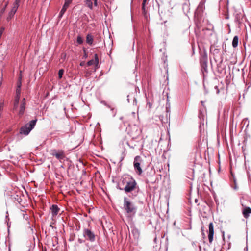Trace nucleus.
Listing matches in <instances>:
<instances>
[{"label":"nucleus","instance_id":"nucleus-15","mask_svg":"<svg viewBox=\"0 0 251 251\" xmlns=\"http://www.w3.org/2000/svg\"><path fill=\"white\" fill-rule=\"evenodd\" d=\"M69 7V6L67 5V4H64L63 6V7L61 11H60L59 15H58V18L59 19H60L63 16L64 14L67 10V8Z\"/></svg>","mask_w":251,"mask_h":251},{"label":"nucleus","instance_id":"nucleus-6","mask_svg":"<svg viewBox=\"0 0 251 251\" xmlns=\"http://www.w3.org/2000/svg\"><path fill=\"white\" fill-rule=\"evenodd\" d=\"M141 161L142 160L140 156H136L135 157L133 163L134 168L137 173L139 175L143 172L140 166Z\"/></svg>","mask_w":251,"mask_h":251},{"label":"nucleus","instance_id":"nucleus-17","mask_svg":"<svg viewBox=\"0 0 251 251\" xmlns=\"http://www.w3.org/2000/svg\"><path fill=\"white\" fill-rule=\"evenodd\" d=\"M16 13V11L12 10V9L8 13V16L7 17L6 20L7 21H9L11 20L14 17L15 14Z\"/></svg>","mask_w":251,"mask_h":251},{"label":"nucleus","instance_id":"nucleus-19","mask_svg":"<svg viewBox=\"0 0 251 251\" xmlns=\"http://www.w3.org/2000/svg\"><path fill=\"white\" fill-rule=\"evenodd\" d=\"M238 37L237 36H235L233 37L232 42V45L233 48H236L238 46Z\"/></svg>","mask_w":251,"mask_h":251},{"label":"nucleus","instance_id":"nucleus-5","mask_svg":"<svg viewBox=\"0 0 251 251\" xmlns=\"http://www.w3.org/2000/svg\"><path fill=\"white\" fill-rule=\"evenodd\" d=\"M83 235L87 240L91 242L95 241V235L93 232L88 228H84L83 230Z\"/></svg>","mask_w":251,"mask_h":251},{"label":"nucleus","instance_id":"nucleus-30","mask_svg":"<svg viewBox=\"0 0 251 251\" xmlns=\"http://www.w3.org/2000/svg\"><path fill=\"white\" fill-rule=\"evenodd\" d=\"M19 102L16 103V102H14V106H13V109L16 110L17 109L18 107Z\"/></svg>","mask_w":251,"mask_h":251},{"label":"nucleus","instance_id":"nucleus-20","mask_svg":"<svg viewBox=\"0 0 251 251\" xmlns=\"http://www.w3.org/2000/svg\"><path fill=\"white\" fill-rule=\"evenodd\" d=\"M84 2L88 7H89L90 9H93V6L92 0H84Z\"/></svg>","mask_w":251,"mask_h":251},{"label":"nucleus","instance_id":"nucleus-29","mask_svg":"<svg viewBox=\"0 0 251 251\" xmlns=\"http://www.w3.org/2000/svg\"><path fill=\"white\" fill-rule=\"evenodd\" d=\"M72 0H65L64 4H67V5L69 6L70 4L72 2Z\"/></svg>","mask_w":251,"mask_h":251},{"label":"nucleus","instance_id":"nucleus-3","mask_svg":"<svg viewBox=\"0 0 251 251\" xmlns=\"http://www.w3.org/2000/svg\"><path fill=\"white\" fill-rule=\"evenodd\" d=\"M37 121V119L32 120L24 126H22L20 129V133L25 136L28 135L30 132L34 128Z\"/></svg>","mask_w":251,"mask_h":251},{"label":"nucleus","instance_id":"nucleus-14","mask_svg":"<svg viewBox=\"0 0 251 251\" xmlns=\"http://www.w3.org/2000/svg\"><path fill=\"white\" fill-rule=\"evenodd\" d=\"M21 0H15L12 5L11 9L17 12L21 2Z\"/></svg>","mask_w":251,"mask_h":251},{"label":"nucleus","instance_id":"nucleus-35","mask_svg":"<svg viewBox=\"0 0 251 251\" xmlns=\"http://www.w3.org/2000/svg\"><path fill=\"white\" fill-rule=\"evenodd\" d=\"M111 112L112 113L113 117H115L116 114V113H117L116 110L114 108V111H111Z\"/></svg>","mask_w":251,"mask_h":251},{"label":"nucleus","instance_id":"nucleus-42","mask_svg":"<svg viewBox=\"0 0 251 251\" xmlns=\"http://www.w3.org/2000/svg\"><path fill=\"white\" fill-rule=\"evenodd\" d=\"M233 189L235 190H237L238 189V187L236 184L235 185L234 187H233Z\"/></svg>","mask_w":251,"mask_h":251},{"label":"nucleus","instance_id":"nucleus-24","mask_svg":"<svg viewBox=\"0 0 251 251\" xmlns=\"http://www.w3.org/2000/svg\"><path fill=\"white\" fill-rule=\"evenodd\" d=\"M77 42L79 44H82L83 42V39L80 36H78L77 37Z\"/></svg>","mask_w":251,"mask_h":251},{"label":"nucleus","instance_id":"nucleus-40","mask_svg":"<svg viewBox=\"0 0 251 251\" xmlns=\"http://www.w3.org/2000/svg\"><path fill=\"white\" fill-rule=\"evenodd\" d=\"M215 88L217 89V94H218L219 93V90L218 89V87L217 86H215Z\"/></svg>","mask_w":251,"mask_h":251},{"label":"nucleus","instance_id":"nucleus-32","mask_svg":"<svg viewBox=\"0 0 251 251\" xmlns=\"http://www.w3.org/2000/svg\"><path fill=\"white\" fill-rule=\"evenodd\" d=\"M7 4H8V3H6V4L5 5L4 7L2 8V9L1 10V14H3L5 10V9H6V7H7Z\"/></svg>","mask_w":251,"mask_h":251},{"label":"nucleus","instance_id":"nucleus-4","mask_svg":"<svg viewBox=\"0 0 251 251\" xmlns=\"http://www.w3.org/2000/svg\"><path fill=\"white\" fill-rule=\"evenodd\" d=\"M205 2L206 0H201V1L200 2L195 12V21L197 26H199L198 24H200L199 18L201 16V14L205 9Z\"/></svg>","mask_w":251,"mask_h":251},{"label":"nucleus","instance_id":"nucleus-13","mask_svg":"<svg viewBox=\"0 0 251 251\" xmlns=\"http://www.w3.org/2000/svg\"><path fill=\"white\" fill-rule=\"evenodd\" d=\"M251 213V208L249 207H245L242 210V214L245 218H247Z\"/></svg>","mask_w":251,"mask_h":251},{"label":"nucleus","instance_id":"nucleus-31","mask_svg":"<svg viewBox=\"0 0 251 251\" xmlns=\"http://www.w3.org/2000/svg\"><path fill=\"white\" fill-rule=\"evenodd\" d=\"M106 106L107 108H108L109 109H110L111 111H114V107L113 106L108 104Z\"/></svg>","mask_w":251,"mask_h":251},{"label":"nucleus","instance_id":"nucleus-37","mask_svg":"<svg viewBox=\"0 0 251 251\" xmlns=\"http://www.w3.org/2000/svg\"><path fill=\"white\" fill-rule=\"evenodd\" d=\"M94 1V5L95 6H98V0H93Z\"/></svg>","mask_w":251,"mask_h":251},{"label":"nucleus","instance_id":"nucleus-8","mask_svg":"<svg viewBox=\"0 0 251 251\" xmlns=\"http://www.w3.org/2000/svg\"><path fill=\"white\" fill-rule=\"evenodd\" d=\"M26 102L25 99L23 98L21 102L20 105V108L18 112V115L19 117H22L25 113V109Z\"/></svg>","mask_w":251,"mask_h":251},{"label":"nucleus","instance_id":"nucleus-12","mask_svg":"<svg viewBox=\"0 0 251 251\" xmlns=\"http://www.w3.org/2000/svg\"><path fill=\"white\" fill-rule=\"evenodd\" d=\"M95 58L93 59H91L87 62V66H90L93 65H97L99 63V58L97 54L94 55Z\"/></svg>","mask_w":251,"mask_h":251},{"label":"nucleus","instance_id":"nucleus-44","mask_svg":"<svg viewBox=\"0 0 251 251\" xmlns=\"http://www.w3.org/2000/svg\"><path fill=\"white\" fill-rule=\"evenodd\" d=\"M146 1H147V0H143V3H146Z\"/></svg>","mask_w":251,"mask_h":251},{"label":"nucleus","instance_id":"nucleus-10","mask_svg":"<svg viewBox=\"0 0 251 251\" xmlns=\"http://www.w3.org/2000/svg\"><path fill=\"white\" fill-rule=\"evenodd\" d=\"M131 233L135 239H138L140 236L139 230L134 226H131Z\"/></svg>","mask_w":251,"mask_h":251},{"label":"nucleus","instance_id":"nucleus-43","mask_svg":"<svg viewBox=\"0 0 251 251\" xmlns=\"http://www.w3.org/2000/svg\"><path fill=\"white\" fill-rule=\"evenodd\" d=\"M223 238L224 240L225 236H224V232H223Z\"/></svg>","mask_w":251,"mask_h":251},{"label":"nucleus","instance_id":"nucleus-34","mask_svg":"<svg viewBox=\"0 0 251 251\" xmlns=\"http://www.w3.org/2000/svg\"><path fill=\"white\" fill-rule=\"evenodd\" d=\"M78 242L80 244H82L83 243H84L85 242V240H83L82 239H80V238H79L78 239Z\"/></svg>","mask_w":251,"mask_h":251},{"label":"nucleus","instance_id":"nucleus-47","mask_svg":"<svg viewBox=\"0 0 251 251\" xmlns=\"http://www.w3.org/2000/svg\"><path fill=\"white\" fill-rule=\"evenodd\" d=\"M122 119H123V117H121L120 118V120H122Z\"/></svg>","mask_w":251,"mask_h":251},{"label":"nucleus","instance_id":"nucleus-27","mask_svg":"<svg viewBox=\"0 0 251 251\" xmlns=\"http://www.w3.org/2000/svg\"><path fill=\"white\" fill-rule=\"evenodd\" d=\"M20 96L21 95H16V96L15 97L14 102H16V103L19 102V100H20Z\"/></svg>","mask_w":251,"mask_h":251},{"label":"nucleus","instance_id":"nucleus-23","mask_svg":"<svg viewBox=\"0 0 251 251\" xmlns=\"http://www.w3.org/2000/svg\"><path fill=\"white\" fill-rule=\"evenodd\" d=\"M64 70L60 69L58 71V77L59 79H61L62 78L63 75L64 74Z\"/></svg>","mask_w":251,"mask_h":251},{"label":"nucleus","instance_id":"nucleus-26","mask_svg":"<svg viewBox=\"0 0 251 251\" xmlns=\"http://www.w3.org/2000/svg\"><path fill=\"white\" fill-rule=\"evenodd\" d=\"M145 4H146V3H143L142 2V13L143 14L145 15L146 14V9H145Z\"/></svg>","mask_w":251,"mask_h":251},{"label":"nucleus","instance_id":"nucleus-9","mask_svg":"<svg viewBox=\"0 0 251 251\" xmlns=\"http://www.w3.org/2000/svg\"><path fill=\"white\" fill-rule=\"evenodd\" d=\"M209 228V232H208V240L210 243H211L213 240V236H214V226H213V224L211 222L209 224L208 226Z\"/></svg>","mask_w":251,"mask_h":251},{"label":"nucleus","instance_id":"nucleus-39","mask_svg":"<svg viewBox=\"0 0 251 251\" xmlns=\"http://www.w3.org/2000/svg\"><path fill=\"white\" fill-rule=\"evenodd\" d=\"M201 231H202V235H203V237H204L205 236V234L204 233V230H203V227L201 228Z\"/></svg>","mask_w":251,"mask_h":251},{"label":"nucleus","instance_id":"nucleus-2","mask_svg":"<svg viewBox=\"0 0 251 251\" xmlns=\"http://www.w3.org/2000/svg\"><path fill=\"white\" fill-rule=\"evenodd\" d=\"M123 207L128 216L130 217L134 216L137 210V206L126 197L124 198Z\"/></svg>","mask_w":251,"mask_h":251},{"label":"nucleus","instance_id":"nucleus-45","mask_svg":"<svg viewBox=\"0 0 251 251\" xmlns=\"http://www.w3.org/2000/svg\"><path fill=\"white\" fill-rule=\"evenodd\" d=\"M50 227H51L52 228H53V226L51 225H50Z\"/></svg>","mask_w":251,"mask_h":251},{"label":"nucleus","instance_id":"nucleus-28","mask_svg":"<svg viewBox=\"0 0 251 251\" xmlns=\"http://www.w3.org/2000/svg\"><path fill=\"white\" fill-rule=\"evenodd\" d=\"M21 88L17 87L16 90V95H21Z\"/></svg>","mask_w":251,"mask_h":251},{"label":"nucleus","instance_id":"nucleus-25","mask_svg":"<svg viewBox=\"0 0 251 251\" xmlns=\"http://www.w3.org/2000/svg\"><path fill=\"white\" fill-rule=\"evenodd\" d=\"M21 81H22V76H20V77H19L18 81L17 82V88H21V86H22Z\"/></svg>","mask_w":251,"mask_h":251},{"label":"nucleus","instance_id":"nucleus-18","mask_svg":"<svg viewBox=\"0 0 251 251\" xmlns=\"http://www.w3.org/2000/svg\"><path fill=\"white\" fill-rule=\"evenodd\" d=\"M86 42H87V44H88L90 45H91L93 44V37L90 34H88L87 35V36H86Z\"/></svg>","mask_w":251,"mask_h":251},{"label":"nucleus","instance_id":"nucleus-33","mask_svg":"<svg viewBox=\"0 0 251 251\" xmlns=\"http://www.w3.org/2000/svg\"><path fill=\"white\" fill-rule=\"evenodd\" d=\"M4 30V28L3 27L1 28V29L0 30V39L1 37V36L3 34Z\"/></svg>","mask_w":251,"mask_h":251},{"label":"nucleus","instance_id":"nucleus-38","mask_svg":"<svg viewBox=\"0 0 251 251\" xmlns=\"http://www.w3.org/2000/svg\"><path fill=\"white\" fill-rule=\"evenodd\" d=\"M101 103L105 106H106L108 104L107 102L105 101H101Z\"/></svg>","mask_w":251,"mask_h":251},{"label":"nucleus","instance_id":"nucleus-22","mask_svg":"<svg viewBox=\"0 0 251 251\" xmlns=\"http://www.w3.org/2000/svg\"><path fill=\"white\" fill-rule=\"evenodd\" d=\"M201 66L202 68L206 72L207 71V62L204 60V62L201 61Z\"/></svg>","mask_w":251,"mask_h":251},{"label":"nucleus","instance_id":"nucleus-1","mask_svg":"<svg viewBox=\"0 0 251 251\" xmlns=\"http://www.w3.org/2000/svg\"><path fill=\"white\" fill-rule=\"evenodd\" d=\"M122 184L125 186L119 189L124 190L126 193L131 194V197L134 198L141 192L136 180L130 176H126L121 179Z\"/></svg>","mask_w":251,"mask_h":251},{"label":"nucleus","instance_id":"nucleus-46","mask_svg":"<svg viewBox=\"0 0 251 251\" xmlns=\"http://www.w3.org/2000/svg\"><path fill=\"white\" fill-rule=\"evenodd\" d=\"M84 57H87V55H86V53L85 54Z\"/></svg>","mask_w":251,"mask_h":251},{"label":"nucleus","instance_id":"nucleus-16","mask_svg":"<svg viewBox=\"0 0 251 251\" xmlns=\"http://www.w3.org/2000/svg\"><path fill=\"white\" fill-rule=\"evenodd\" d=\"M130 100H132L133 105H136L137 101H136V99L134 97V94L127 95V100L128 101V102L129 103L130 102Z\"/></svg>","mask_w":251,"mask_h":251},{"label":"nucleus","instance_id":"nucleus-36","mask_svg":"<svg viewBox=\"0 0 251 251\" xmlns=\"http://www.w3.org/2000/svg\"><path fill=\"white\" fill-rule=\"evenodd\" d=\"M3 103L2 102V103H0V111H1L3 109Z\"/></svg>","mask_w":251,"mask_h":251},{"label":"nucleus","instance_id":"nucleus-21","mask_svg":"<svg viewBox=\"0 0 251 251\" xmlns=\"http://www.w3.org/2000/svg\"><path fill=\"white\" fill-rule=\"evenodd\" d=\"M170 109H171V105L170 102H169V100H167V102L166 103V111L167 113V116L168 115V114L170 115Z\"/></svg>","mask_w":251,"mask_h":251},{"label":"nucleus","instance_id":"nucleus-41","mask_svg":"<svg viewBox=\"0 0 251 251\" xmlns=\"http://www.w3.org/2000/svg\"><path fill=\"white\" fill-rule=\"evenodd\" d=\"M84 62H81V63H80V65L81 66H84Z\"/></svg>","mask_w":251,"mask_h":251},{"label":"nucleus","instance_id":"nucleus-11","mask_svg":"<svg viewBox=\"0 0 251 251\" xmlns=\"http://www.w3.org/2000/svg\"><path fill=\"white\" fill-rule=\"evenodd\" d=\"M50 210L51 211V213L52 217H54L58 214V213L60 210V208L58 207V206L57 205L53 204L50 207Z\"/></svg>","mask_w":251,"mask_h":251},{"label":"nucleus","instance_id":"nucleus-7","mask_svg":"<svg viewBox=\"0 0 251 251\" xmlns=\"http://www.w3.org/2000/svg\"><path fill=\"white\" fill-rule=\"evenodd\" d=\"M51 154L55 156L60 161H61L65 158L64 152L62 150H52Z\"/></svg>","mask_w":251,"mask_h":251}]
</instances>
